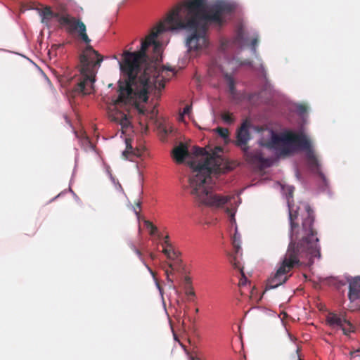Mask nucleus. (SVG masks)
Returning a JSON list of instances; mask_svg holds the SVG:
<instances>
[{"label":"nucleus","instance_id":"obj_1","mask_svg":"<svg viewBox=\"0 0 360 360\" xmlns=\"http://www.w3.org/2000/svg\"><path fill=\"white\" fill-rule=\"evenodd\" d=\"M206 0H184L174 6L167 14L164 22L154 27L150 34L141 41L138 51H126L120 63L122 77L118 82L117 90H162L165 87V74L169 71L175 75L173 68H162L160 71L154 65H148L143 70L141 65L147 61L148 48L153 45L157 49L160 45L155 40L159 34L167 30H186L191 32L186 40L189 50L200 51L209 45L208 29L210 24L221 27L226 22V16L233 11V6L224 1H219L206 9Z\"/></svg>","mask_w":360,"mask_h":360},{"label":"nucleus","instance_id":"obj_2","mask_svg":"<svg viewBox=\"0 0 360 360\" xmlns=\"http://www.w3.org/2000/svg\"><path fill=\"white\" fill-rule=\"evenodd\" d=\"M293 186H288V195L286 196L290 224V242L288 250L275 274L267 282L266 290L273 289L285 283L288 276L287 274L297 264L300 259H307V264L314 262V258L321 257L319 238L314 236L313 224L314 221V212L309 205H305L306 217L302 221V229L300 233H295L297 224L294 222L297 217V211L292 214L293 208L290 200L292 199Z\"/></svg>","mask_w":360,"mask_h":360},{"label":"nucleus","instance_id":"obj_3","mask_svg":"<svg viewBox=\"0 0 360 360\" xmlns=\"http://www.w3.org/2000/svg\"><path fill=\"white\" fill-rule=\"evenodd\" d=\"M41 22L49 26L51 21L55 19L61 27H65L70 34L78 33L79 38L87 44L80 55L81 75L79 77L63 75L57 76L63 87L73 83L77 87L72 90H95V77L103 58L98 52L89 44L91 39L86 33L85 24L79 19L70 15L68 8L64 5H59L53 9L50 6H45L40 12Z\"/></svg>","mask_w":360,"mask_h":360},{"label":"nucleus","instance_id":"obj_4","mask_svg":"<svg viewBox=\"0 0 360 360\" xmlns=\"http://www.w3.org/2000/svg\"><path fill=\"white\" fill-rule=\"evenodd\" d=\"M194 154L200 158L191 162L193 174L189 179L190 193L200 204L213 208H221L234 199L233 195H223L213 191L212 174L223 172V159L213 153L210 155L204 148L195 147Z\"/></svg>","mask_w":360,"mask_h":360},{"label":"nucleus","instance_id":"obj_5","mask_svg":"<svg viewBox=\"0 0 360 360\" xmlns=\"http://www.w3.org/2000/svg\"><path fill=\"white\" fill-rule=\"evenodd\" d=\"M261 131L262 137L258 143L262 147L274 148L281 155H290L298 151L304 152L305 165L309 171L314 175L319 176L323 191L329 188V182L322 171L321 164L315 154L314 149L308 136L301 131L297 134L290 130H286L280 134L270 129L256 128Z\"/></svg>","mask_w":360,"mask_h":360},{"label":"nucleus","instance_id":"obj_6","mask_svg":"<svg viewBox=\"0 0 360 360\" xmlns=\"http://www.w3.org/2000/svg\"><path fill=\"white\" fill-rule=\"evenodd\" d=\"M153 92L155 97L160 96V91H117L113 96L103 98L109 118L120 125L122 134L131 131L134 115L157 114L156 103L153 98L149 100Z\"/></svg>","mask_w":360,"mask_h":360},{"label":"nucleus","instance_id":"obj_7","mask_svg":"<svg viewBox=\"0 0 360 360\" xmlns=\"http://www.w3.org/2000/svg\"><path fill=\"white\" fill-rule=\"evenodd\" d=\"M231 62L226 63L224 65H220L216 60H212L207 69L210 77H217L221 82V86L226 88L227 90H235L237 79L234 72H229L228 67L231 65Z\"/></svg>","mask_w":360,"mask_h":360},{"label":"nucleus","instance_id":"obj_8","mask_svg":"<svg viewBox=\"0 0 360 360\" xmlns=\"http://www.w3.org/2000/svg\"><path fill=\"white\" fill-rule=\"evenodd\" d=\"M248 124L246 122H244L240 128L237 131L236 138L237 143L239 146H245L247 142L250 140V133L248 130ZM243 151L247 158L252 160V162H259L264 163L267 160L263 158L262 153L259 150L250 151L249 148L244 146Z\"/></svg>","mask_w":360,"mask_h":360},{"label":"nucleus","instance_id":"obj_9","mask_svg":"<svg viewBox=\"0 0 360 360\" xmlns=\"http://www.w3.org/2000/svg\"><path fill=\"white\" fill-rule=\"evenodd\" d=\"M162 247V253L169 260V267L170 271H179L182 268V260L180 252L176 250L169 241L168 235L165 236L161 243Z\"/></svg>","mask_w":360,"mask_h":360},{"label":"nucleus","instance_id":"obj_10","mask_svg":"<svg viewBox=\"0 0 360 360\" xmlns=\"http://www.w3.org/2000/svg\"><path fill=\"white\" fill-rule=\"evenodd\" d=\"M226 212L230 216V221L232 223V224H236V219H235V213H236V209L235 208H229L227 207L226 210ZM240 235L238 233L237 231V226L235 227V233L232 238V243L233 248L235 250V253L236 256L240 255L242 253V250L240 248Z\"/></svg>","mask_w":360,"mask_h":360},{"label":"nucleus","instance_id":"obj_11","mask_svg":"<svg viewBox=\"0 0 360 360\" xmlns=\"http://www.w3.org/2000/svg\"><path fill=\"white\" fill-rule=\"evenodd\" d=\"M349 281L348 297L350 301L354 302L360 298V276H356Z\"/></svg>","mask_w":360,"mask_h":360},{"label":"nucleus","instance_id":"obj_12","mask_svg":"<svg viewBox=\"0 0 360 360\" xmlns=\"http://www.w3.org/2000/svg\"><path fill=\"white\" fill-rule=\"evenodd\" d=\"M188 155L187 146L183 143L176 147L172 152V157L177 163H181Z\"/></svg>","mask_w":360,"mask_h":360},{"label":"nucleus","instance_id":"obj_13","mask_svg":"<svg viewBox=\"0 0 360 360\" xmlns=\"http://www.w3.org/2000/svg\"><path fill=\"white\" fill-rule=\"evenodd\" d=\"M145 226L149 233L152 236H156L158 240H162L165 238L161 233L158 231L157 227L150 221H146Z\"/></svg>","mask_w":360,"mask_h":360},{"label":"nucleus","instance_id":"obj_14","mask_svg":"<svg viewBox=\"0 0 360 360\" xmlns=\"http://www.w3.org/2000/svg\"><path fill=\"white\" fill-rule=\"evenodd\" d=\"M327 322L332 326L342 327L344 321L338 315L331 314L327 317Z\"/></svg>","mask_w":360,"mask_h":360},{"label":"nucleus","instance_id":"obj_15","mask_svg":"<svg viewBox=\"0 0 360 360\" xmlns=\"http://www.w3.org/2000/svg\"><path fill=\"white\" fill-rule=\"evenodd\" d=\"M130 248L134 251V252L136 254V255L139 257V258L141 259V261L143 262V264L145 265V266L147 268L149 272L154 276L153 271L145 262L144 259L142 257L141 252L136 248V246L133 243L130 245Z\"/></svg>","mask_w":360,"mask_h":360},{"label":"nucleus","instance_id":"obj_16","mask_svg":"<svg viewBox=\"0 0 360 360\" xmlns=\"http://www.w3.org/2000/svg\"><path fill=\"white\" fill-rule=\"evenodd\" d=\"M293 110L300 117H304L307 110L305 105L301 104H296L294 106Z\"/></svg>","mask_w":360,"mask_h":360},{"label":"nucleus","instance_id":"obj_17","mask_svg":"<svg viewBox=\"0 0 360 360\" xmlns=\"http://www.w3.org/2000/svg\"><path fill=\"white\" fill-rule=\"evenodd\" d=\"M221 119L225 124H231L234 122L232 114L225 112L221 114Z\"/></svg>","mask_w":360,"mask_h":360},{"label":"nucleus","instance_id":"obj_18","mask_svg":"<svg viewBox=\"0 0 360 360\" xmlns=\"http://www.w3.org/2000/svg\"><path fill=\"white\" fill-rule=\"evenodd\" d=\"M262 87L261 90H271L274 88L273 84L266 77H263L261 81Z\"/></svg>","mask_w":360,"mask_h":360},{"label":"nucleus","instance_id":"obj_19","mask_svg":"<svg viewBox=\"0 0 360 360\" xmlns=\"http://www.w3.org/2000/svg\"><path fill=\"white\" fill-rule=\"evenodd\" d=\"M191 105H187L184 107L182 112H181L179 114V121L180 122H184V115H190V113H191Z\"/></svg>","mask_w":360,"mask_h":360},{"label":"nucleus","instance_id":"obj_20","mask_svg":"<svg viewBox=\"0 0 360 360\" xmlns=\"http://www.w3.org/2000/svg\"><path fill=\"white\" fill-rule=\"evenodd\" d=\"M216 131L219 134V136L223 138L224 139H229V131L227 129L218 127L216 129Z\"/></svg>","mask_w":360,"mask_h":360},{"label":"nucleus","instance_id":"obj_21","mask_svg":"<svg viewBox=\"0 0 360 360\" xmlns=\"http://www.w3.org/2000/svg\"><path fill=\"white\" fill-rule=\"evenodd\" d=\"M74 133L76 137L79 139V141H81L82 144L85 145L86 146H91V142L86 136L82 135L81 137H79L77 131H74Z\"/></svg>","mask_w":360,"mask_h":360},{"label":"nucleus","instance_id":"obj_22","mask_svg":"<svg viewBox=\"0 0 360 360\" xmlns=\"http://www.w3.org/2000/svg\"><path fill=\"white\" fill-rule=\"evenodd\" d=\"M185 294L188 297H195V292L194 291L193 285H190L188 286H185Z\"/></svg>","mask_w":360,"mask_h":360},{"label":"nucleus","instance_id":"obj_23","mask_svg":"<svg viewBox=\"0 0 360 360\" xmlns=\"http://www.w3.org/2000/svg\"><path fill=\"white\" fill-rule=\"evenodd\" d=\"M127 153H134L136 156L140 157L141 155V152L140 150H137L135 152L132 148V146H127L126 150L123 152V155H126Z\"/></svg>","mask_w":360,"mask_h":360},{"label":"nucleus","instance_id":"obj_24","mask_svg":"<svg viewBox=\"0 0 360 360\" xmlns=\"http://www.w3.org/2000/svg\"><path fill=\"white\" fill-rule=\"evenodd\" d=\"M258 38L257 37H255L254 38L252 41H251V46L252 47V49H253V51L255 52L256 51V46L258 44Z\"/></svg>","mask_w":360,"mask_h":360},{"label":"nucleus","instance_id":"obj_25","mask_svg":"<svg viewBox=\"0 0 360 360\" xmlns=\"http://www.w3.org/2000/svg\"><path fill=\"white\" fill-rule=\"evenodd\" d=\"M184 283L185 286H188L192 285V279L190 276H185L184 278Z\"/></svg>","mask_w":360,"mask_h":360},{"label":"nucleus","instance_id":"obj_26","mask_svg":"<svg viewBox=\"0 0 360 360\" xmlns=\"http://www.w3.org/2000/svg\"><path fill=\"white\" fill-rule=\"evenodd\" d=\"M110 178L111 181H112V183L115 185V186H117L119 188L122 190L120 184H119L118 182L116 183L115 179L112 176V175L111 174H110Z\"/></svg>","mask_w":360,"mask_h":360},{"label":"nucleus","instance_id":"obj_27","mask_svg":"<svg viewBox=\"0 0 360 360\" xmlns=\"http://www.w3.org/2000/svg\"><path fill=\"white\" fill-rule=\"evenodd\" d=\"M166 274H167V280L168 281L172 283V280L169 278V270H167L166 271Z\"/></svg>","mask_w":360,"mask_h":360},{"label":"nucleus","instance_id":"obj_28","mask_svg":"<svg viewBox=\"0 0 360 360\" xmlns=\"http://www.w3.org/2000/svg\"><path fill=\"white\" fill-rule=\"evenodd\" d=\"M355 354H356L354 355V356H355V357H359V358H360V349L356 350V351L355 352Z\"/></svg>","mask_w":360,"mask_h":360},{"label":"nucleus","instance_id":"obj_29","mask_svg":"<svg viewBox=\"0 0 360 360\" xmlns=\"http://www.w3.org/2000/svg\"><path fill=\"white\" fill-rule=\"evenodd\" d=\"M238 39L242 38V30H240L238 31Z\"/></svg>","mask_w":360,"mask_h":360},{"label":"nucleus","instance_id":"obj_30","mask_svg":"<svg viewBox=\"0 0 360 360\" xmlns=\"http://www.w3.org/2000/svg\"><path fill=\"white\" fill-rule=\"evenodd\" d=\"M231 93L232 96H234L235 95H236L237 91H231Z\"/></svg>","mask_w":360,"mask_h":360},{"label":"nucleus","instance_id":"obj_31","mask_svg":"<svg viewBox=\"0 0 360 360\" xmlns=\"http://www.w3.org/2000/svg\"><path fill=\"white\" fill-rule=\"evenodd\" d=\"M141 201H139V202L136 203V205H137L139 208H141Z\"/></svg>","mask_w":360,"mask_h":360},{"label":"nucleus","instance_id":"obj_32","mask_svg":"<svg viewBox=\"0 0 360 360\" xmlns=\"http://www.w3.org/2000/svg\"><path fill=\"white\" fill-rule=\"evenodd\" d=\"M296 175L298 176L300 175V172L298 169H296Z\"/></svg>","mask_w":360,"mask_h":360},{"label":"nucleus","instance_id":"obj_33","mask_svg":"<svg viewBox=\"0 0 360 360\" xmlns=\"http://www.w3.org/2000/svg\"><path fill=\"white\" fill-rule=\"evenodd\" d=\"M134 212H135L136 215L137 216V217H139V212L135 210H134Z\"/></svg>","mask_w":360,"mask_h":360},{"label":"nucleus","instance_id":"obj_34","mask_svg":"<svg viewBox=\"0 0 360 360\" xmlns=\"http://www.w3.org/2000/svg\"><path fill=\"white\" fill-rule=\"evenodd\" d=\"M150 257L152 259H153V258H154V255H153V253H150Z\"/></svg>","mask_w":360,"mask_h":360},{"label":"nucleus","instance_id":"obj_35","mask_svg":"<svg viewBox=\"0 0 360 360\" xmlns=\"http://www.w3.org/2000/svg\"><path fill=\"white\" fill-rule=\"evenodd\" d=\"M195 313H198L199 309H198V308H196V309H195Z\"/></svg>","mask_w":360,"mask_h":360},{"label":"nucleus","instance_id":"obj_36","mask_svg":"<svg viewBox=\"0 0 360 360\" xmlns=\"http://www.w3.org/2000/svg\"><path fill=\"white\" fill-rule=\"evenodd\" d=\"M65 120H66L67 122L70 123V121H69V120L68 119L67 117H65Z\"/></svg>","mask_w":360,"mask_h":360},{"label":"nucleus","instance_id":"obj_37","mask_svg":"<svg viewBox=\"0 0 360 360\" xmlns=\"http://www.w3.org/2000/svg\"><path fill=\"white\" fill-rule=\"evenodd\" d=\"M298 360H301L300 359H298Z\"/></svg>","mask_w":360,"mask_h":360},{"label":"nucleus","instance_id":"obj_38","mask_svg":"<svg viewBox=\"0 0 360 360\" xmlns=\"http://www.w3.org/2000/svg\"><path fill=\"white\" fill-rule=\"evenodd\" d=\"M191 360H194V359H192Z\"/></svg>","mask_w":360,"mask_h":360}]
</instances>
